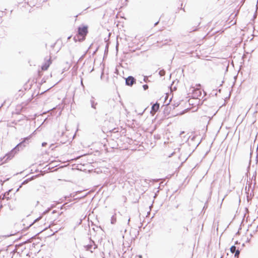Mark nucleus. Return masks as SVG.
I'll return each mask as SVG.
<instances>
[{"label": "nucleus", "instance_id": "obj_1", "mask_svg": "<svg viewBox=\"0 0 258 258\" xmlns=\"http://www.w3.org/2000/svg\"><path fill=\"white\" fill-rule=\"evenodd\" d=\"M31 137V136H29L25 138L22 142L19 143L10 153L7 154L6 155V156L5 157H4L3 158H1L0 161H2L3 159H5V158H6V159L5 161V162L7 160H8L9 159H11L12 158H13L14 157V155L16 153L17 149L19 150V148L21 147L22 146H23L24 147L25 146V145H24V143L28 144Z\"/></svg>", "mask_w": 258, "mask_h": 258}, {"label": "nucleus", "instance_id": "obj_2", "mask_svg": "<svg viewBox=\"0 0 258 258\" xmlns=\"http://www.w3.org/2000/svg\"><path fill=\"white\" fill-rule=\"evenodd\" d=\"M88 32V27L87 26H80L78 28V34L74 37V40L75 41L84 40Z\"/></svg>", "mask_w": 258, "mask_h": 258}, {"label": "nucleus", "instance_id": "obj_3", "mask_svg": "<svg viewBox=\"0 0 258 258\" xmlns=\"http://www.w3.org/2000/svg\"><path fill=\"white\" fill-rule=\"evenodd\" d=\"M179 138H180L181 140L180 141L181 143H180V145H184L188 141L189 138V136L188 134H186L184 132H182L178 136V140H179ZM179 141H178V142Z\"/></svg>", "mask_w": 258, "mask_h": 258}, {"label": "nucleus", "instance_id": "obj_4", "mask_svg": "<svg viewBox=\"0 0 258 258\" xmlns=\"http://www.w3.org/2000/svg\"><path fill=\"white\" fill-rule=\"evenodd\" d=\"M86 250L93 252V250L97 247V245L93 241L91 242V243L85 246Z\"/></svg>", "mask_w": 258, "mask_h": 258}, {"label": "nucleus", "instance_id": "obj_5", "mask_svg": "<svg viewBox=\"0 0 258 258\" xmlns=\"http://www.w3.org/2000/svg\"><path fill=\"white\" fill-rule=\"evenodd\" d=\"M136 82V79L132 76L128 77L125 80V84L127 86H132Z\"/></svg>", "mask_w": 258, "mask_h": 258}, {"label": "nucleus", "instance_id": "obj_6", "mask_svg": "<svg viewBox=\"0 0 258 258\" xmlns=\"http://www.w3.org/2000/svg\"><path fill=\"white\" fill-rule=\"evenodd\" d=\"M192 97L194 98H198L199 97H200L202 95V92L199 89H196L195 88H192Z\"/></svg>", "mask_w": 258, "mask_h": 258}, {"label": "nucleus", "instance_id": "obj_7", "mask_svg": "<svg viewBox=\"0 0 258 258\" xmlns=\"http://www.w3.org/2000/svg\"><path fill=\"white\" fill-rule=\"evenodd\" d=\"M159 108V104L158 103H156L152 106V110L151 111V113L154 114H155L157 110Z\"/></svg>", "mask_w": 258, "mask_h": 258}, {"label": "nucleus", "instance_id": "obj_8", "mask_svg": "<svg viewBox=\"0 0 258 258\" xmlns=\"http://www.w3.org/2000/svg\"><path fill=\"white\" fill-rule=\"evenodd\" d=\"M25 249V247L24 244H21L17 246H16V250L17 252L19 253L20 252H23V249Z\"/></svg>", "mask_w": 258, "mask_h": 258}, {"label": "nucleus", "instance_id": "obj_9", "mask_svg": "<svg viewBox=\"0 0 258 258\" xmlns=\"http://www.w3.org/2000/svg\"><path fill=\"white\" fill-rule=\"evenodd\" d=\"M51 63V60L50 58L49 59V60L46 62L43 65H42L41 67V69L43 71H46L48 69V67L50 66V64Z\"/></svg>", "mask_w": 258, "mask_h": 258}, {"label": "nucleus", "instance_id": "obj_10", "mask_svg": "<svg viewBox=\"0 0 258 258\" xmlns=\"http://www.w3.org/2000/svg\"><path fill=\"white\" fill-rule=\"evenodd\" d=\"M189 109H190V108L189 107H188L186 109H185L181 111H178V115H182V114H184L185 112L189 111Z\"/></svg>", "mask_w": 258, "mask_h": 258}, {"label": "nucleus", "instance_id": "obj_11", "mask_svg": "<svg viewBox=\"0 0 258 258\" xmlns=\"http://www.w3.org/2000/svg\"><path fill=\"white\" fill-rule=\"evenodd\" d=\"M238 247H237L235 245H233L230 247V251L231 253H234L236 250L238 249Z\"/></svg>", "mask_w": 258, "mask_h": 258}, {"label": "nucleus", "instance_id": "obj_12", "mask_svg": "<svg viewBox=\"0 0 258 258\" xmlns=\"http://www.w3.org/2000/svg\"><path fill=\"white\" fill-rule=\"evenodd\" d=\"M116 218L115 214L114 215H113L111 217V223L112 224H114L116 223Z\"/></svg>", "mask_w": 258, "mask_h": 258}, {"label": "nucleus", "instance_id": "obj_13", "mask_svg": "<svg viewBox=\"0 0 258 258\" xmlns=\"http://www.w3.org/2000/svg\"><path fill=\"white\" fill-rule=\"evenodd\" d=\"M91 107L94 109L96 108V106L97 104V103H95L94 100H91Z\"/></svg>", "mask_w": 258, "mask_h": 258}, {"label": "nucleus", "instance_id": "obj_14", "mask_svg": "<svg viewBox=\"0 0 258 258\" xmlns=\"http://www.w3.org/2000/svg\"><path fill=\"white\" fill-rule=\"evenodd\" d=\"M234 253H235V254H234L235 257L238 258L239 256V255L240 254V250L239 249V248H238V249L236 250V251Z\"/></svg>", "mask_w": 258, "mask_h": 258}, {"label": "nucleus", "instance_id": "obj_15", "mask_svg": "<svg viewBox=\"0 0 258 258\" xmlns=\"http://www.w3.org/2000/svg\"><path fill=\"white\" fill-rule=\"evenodd\" d=\"M159 74L160 75V76H164V75L165 74V72L163 70H161V71H160Z\"/></svg>", "mask_w": 258, "mask_h": 258}, {"label": "nucleus", "instance_id": "obj_16", "mask_svg": "<svg viewBox=\"0 0 258 258\" xmlns=\"http://www.w3.org/2000/svg\"><path fill=\"white\" fill-rule=\"evenodd\" d=\"M51 210V208H48L47 210L44 211L42 213V215H45L47 214Z\"/></svg>", "mask_w": 258, "mask_h": 258}, {"label": "nucleus", "instance_id": "obj_17", "mask_svg": "<svg viewBox=\"0 0 258 258\" xmlns=\"http://www.w3.org/2000/svg\"><path fill=\"white\" fill-rule=\"evenodd\" d=\"M41 218H42V217H41V216H40V217H38V218H37L36 219H35V220H34V221L33 222V223H31V224L29 225V226H31V225H32L34 223H35L36 222H37V221H39L40 219H41Z\"/></svg>", "mask_w": 258, "mask_h": 258}, {"label": "nucleus", "instance_id": "obj_18", "mask_svg": "<svg viewBox=\"0 0 258 258\" xmlns=\"http://www.w3.org/2000/svg\"><path fill=\"white\" fill-rule=\"evenodd\" d=\"M144 90H146L148 89L149 87L147 85L145 84L143 86Z\"/></svg>", "mask_w": 258, "mask_h": 258}, {"label": "nucleus", "instance_id": "obj_19", "mask_svg": "<svg viewBox=\"0 0 258 258\" xmlns=\"http://www.w3.org/2000/svg\"><path fill=\"white\" fill-rule=\"evenodd\" d=\"M185 104H186V106H189L190 104V99L188 100V103L185 102Z\"/></svg>", "mask_w": 258, "mask_h": 258}, {"label": "nucleus", "instance_id": "obj_20", "mask_svg": "<svg viewBox=\"0 0 258 258\" xmlns=\"http://www.w3.org/2000/svg\"><path fill=\"white\" fill-rule=\"evenodd\" d=\"M62 212H61L60 213H58V215L56 216V217H55V218H57L60 215H61L62 214Z\"/></svg>", "mask_w": 258, "mask_h": 258}, {"label": "nucleus", "instance_id": "obj_21", "mask_svg": "<svg viewBox=\"0 0 258 258\" xmlns=\"http://www.w3.org/2000/svg\"><path fill=\"white\" fill-rule=\"evenodd\" d=\"M28 182V180H25V181H24L22 183V184H24L25 183H27Z\"/></svg>", "mask_w": 258, "mask_h": 258}, {"label": "nucleus", "instance_id": "obj_22", "mask_svg": "<svg viewBox=\"0 0 258 258\" xmlns=\"http://www.w3.org/2000/svg\"><path fill=\"white\" fill-rule=\"evenodd\" d=\"M46 144H47V143H46L44 142V143H43L42 144V146L44 147V146H45Z\"/></svg>", "mask_w": 258, "mask_h": 258}, {"label": "nucleus", "instance_id": "obj_23", "mask_svg": "<svg viewBox=\"0 0 258 258\" xmlns=\"http://www.w3.org/2000/svg\"><path fill=\"white\" fill-rule=\"evenodd\" d=\"M137 257L138 258H142V256L141 255H137Z\"/></svg>", "mask_w": 258, "mask_h": 258}, {"label": "nucleus", "instance_id": "obj_24", "mask_svg": "<svg viewBox=\"0 0 258 258\" xmlns=\"http://www.w3.org/2000/svg\"><path fill=\"white\" fill-rule=\"evenodd\" d=\"M57 213V211L56 210H53L52 212V214H54V213Z\"/></svg>", "mask_w": 258, "mask_h": 258}, {"label": "nucleus", "instance_id": "obj_25", "mask_svg": "<svg viewBox=\"0 0 258 258\" xmlns=\"http://www.w3.org/2000/svg\"><path fill=\"white\" fill-rule=\"evenodd\" d=\"M188 158V156H185V157L183 159H184V161L186 160V159H187Z\"/></svg>", "mask_w": 258, "mask_h": 258}, {"label": "nucleus", "instance_id": "obj_26", "mask_svg": "<svg viewBox=\"0 0 258 258\" xmlns=\"http://www.w3.org/2000/svg\"><path fill=\"white\" fill-rule=\"evenodd\" d=\"M147 79H148L146 77H145L144 79V82H146Z\"/></svg>", "mask_w": 258, "mask_h": 258}, {"label": "nucleus", "instance_id": "obj_27", "mask_svg": "<svg viewBox=\"0 0 258 258\" xmlns=\"http://www.w3.org/2000/svg\"><path fill=\"white\" fill-rule=\"evenodd\" d=\"M54 207V205H52L50 208H51V210Z\"/></svg>", "mask_w": 258, "mask_h": 258}, {"label": "nucleus", "instance_id": "obj_28", "mask_svg": "<svg viewBox=\"0 0 258 258\" xmlns=\"http://www.w3.org/2000/svg\"><path fill=\"white\" fill-rule=\"evenodd\" d=\"M182 102H183V101H182L181 102H180L179 103H178V106H179V105H181V103H182Z\"/></svg>", "mask_w": 258, "mask_h": 258}, {"label": "nucleus", "instance_id": "obj_29", "mask_svg": "<svg viewBox=\"0 0 258 258\" xmlns=\"http://www.w3.org/2000/svg\"><path fill=\"white\" fill-rule=\"evenodd\" d=\"M118 46V43H117L116 46V48L117 50Z\"/></svg>", "mask_w": 258, "mask_h": 258}, {"label": "nucleus", "instance_id": "obj_30", "mask_svg": "<svg viewBox=\"0 0 258 258\" xmlns=\"http://www.w3.org/2000/svg\"><path fill=\"white\" fill-rule=\"evenodd\" d=\"M158 23H159V22H157L156 23H155V24H154V26H156L158 24Z\"/></svg>", "mask_w": 258, "mask_h": 258}, {"label": "nucleus", "instance_id": "obj_31", "mask_svg": "<svg viewBox=\"0 0 258 258\" xmlns=\"http://www.w3.org/2000/svg\"><path fill=\"white\" fill-rule=\"evenodd\" d=\"M63 206H62L61 207V208H60V209H63Z\"/></svg>", "mask_w": 258, "mask_h": 258}, {"label": "nucleus", "instance_id": "obj_32", "mask_svg": "<svg viewBox=\"0 0 258 258\" xmlns=\"http://www.w3.org/2000/svg\"><path fill=\"white\" fill-rule=\"evenodd\" d=\"M130 221V218L128 220V224L129 223Z\"/></svg>", "mask_w": 258, "mask_h": 258}, {"label": "nucleus", "instance_id": "obj_33", "mask_svg": "<svg viewBox=\"0 0 258 258\" xmlns=\"http://www.w3.org/2000/svg\"><path fill=\"white\" fill-rule=\"evenodd\" d=\"M235 244H239V243H238V241H236Z\"/></svg>", "mask_w": 258, "mask_h": 258}, {"label": "nucleus", "instance_id": "obj_34", "mask_svg": "<svg viewBox=\"0 0 258 258\" xmlns=\"http://www.w3.org/2000/svg\"><path fill=\"white\" fill-rule=\"evenodd\" d=\"M39 204V201H37V204Z\"/></svg>", "mask_w": 258, "mask_h": 258}]
</instances>
